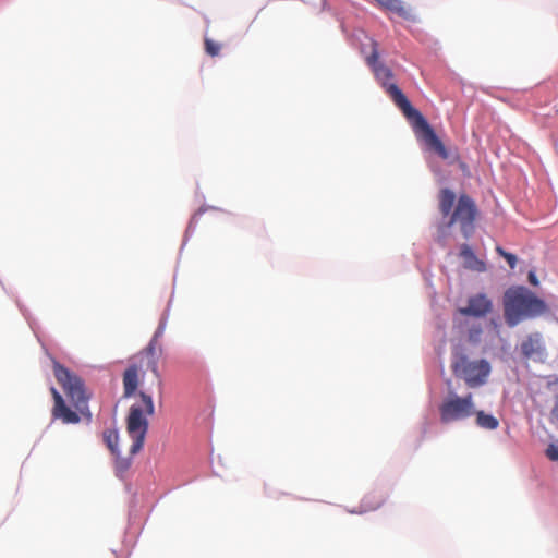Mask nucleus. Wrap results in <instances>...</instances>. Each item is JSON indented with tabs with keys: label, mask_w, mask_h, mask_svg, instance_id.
<instances>
[{
	"label": "nucleus",
	"mask_w": 558,
	"mask_h": 558,
	"mask_svg": "<svg viewBox=\"0 0 558 558\" xmlns=\"http://www.w3.org/2000/svg\"><path fill=\"white\" fill-rule=\"evenodd\" d=\"M371 47L372 51L365 58L367 65L372 69L376 78L386 86L393 102L411 122L417 140L426 146L427 150L435 153L444 160L448 159L449 151L423 114L412 107L409 99L396 84H387V82L392 78V72L379 61L378 43L371 39Z\"/></svg>",
	"instance_id": "obj_1"
},
{
	"label": "nucleus",
	"mask_w": 558,
	"mask_h": 558,
	"mask_svg": "<svg viewBox=\"0 0 558 558\" xmlns=\"http://www.w3.org/2000/svg\"><path fill=\"white\" fill-rule=\"evenodd\" d=\"M52 368L58 384L75 408V411H73L65 403L61 393L54 387H51L50 392L53 398L52 417L60 420L63 424H77L81 422V417L90 421L92 412L88 407L90 393L86 389L84 380L58 361H53Z\"/></svg>",
	"instance_id": "obj_2"
},
{
	"label": "nucleus",
	"mask_w": 558,
	"mask_h": 558,
	"mask_svg": "<svg viewBox=\"0 0 558 558\" xmlns=\"http://www.w3.org/2000/svg\"><path fill=\"white\" fill-rule=\"evenodd\" d=\"M546 311L545 302L525 287L509 288L504 294V317L509 327L541 316Z\"/></svg>",
	"instance_id": "obj_3"
},
{
	"label": "nucleus",
	"mask_w": 558,
	"mask_h": 558,
	"mask_svg": "<svg viewBox=\"0 0 558 558\" xmlns=\"http://www.w3.org/2000/svg\"><path fill=\"white\" fill-rule=\"evenodd\" d=\"M140 398L142 405L133 404L130 408L129 415L126 417V430L133 440L130 448L131 456L138 453L144 446L148 430V421L145 414L153 415L155 412L154 402L150 396L145 392H140Z\"/></svg>",
	"instance_id": "obj_4"
},
{
	"label": "nucleus",
	"mask_w": 558,
	"mask_h": 558,
	"mask_svg": "<svg viewBox=\"0 0 558 558\" xmlns=\"http://www.w3.org/2000/svg\"><path fill=\"white\" fill-rule=\"evenodd\" d=\"M475 414V403L472 393L463 397L449 393L439 407L440 421L445 424L463 421Z\"/></svg>",
	"instance_id": "obj_5"
},
{
	"label": "nucleus",
	"mask_w": 558,
	"mask_h": 558,
	"mask_svg": "<svg viewBox=\"0 0 558 558\" xmlns=\"http://www.w3.org/2000/svg\"><path fill=\"white\" fill-rule=\"evenodd\" d=\"M452 372L464 379L470 388L484 385L490 373V365L486 360L470 361L465 355H459L452 363Z\"/></svg>",
	"instance_id": "obj_6"
},
{
	"label": "nucleus",
	"mask_w": 558,
	"mask_h": 558,
	"mask_svg": "<svg viewBox=\"0 0 558 558\" xmlns=\"http://www.w3.org/2000/svg\"><path fill=\"white\" fill-rule=\"evenodd\" d=\"M477 215V208L474 201L466 194H461L452 211L448 226L459 223L462 233L469 238L474 230V221Z\"/></svg>",
	"instance_id": "obj_7"
},
{
	"label": "nucleus",
	"mask_w": 558,
	"mask_h": 558,
	"mask_svg": "<svg viewBox=\"0 0 558 558\" xmlns=\"http://www.w3.org/2000/svg\"><path fill=\"white\" fill-rule=\"evenodd\" d=\"M493 311V302L485 293H477L468 299V304L459 308V313L463 316H472L476 318L486 317Z\"/></svg>",
	"instance_id": "obj_8"
},
{
	"label": "nucleus",
	"mask_w": 558,
	"mask_h": 558,
	"mask_svg": "<svg viewBox=\"0 0 558 558\" xmlns=\"http://www.w3.org/2000/svg\"><path fill=\"white\" fill-rule=\"evenodd\" d=\"M521 353L526 359L542 356L544 353V347L542 343L541 336L538 333L530 335L521 343Z\"/></svg>",
	"instance_id": "obj_9"
},
{
	"label": "nucleus",
	"mask_w": 558,
	"mask_h": 558,
	"mask_svg": "<svg viewBox=\"0 0 558 558\" xmlns=\"http://www.w3.org/2000/svg\"><path fill=\"white\" fill-rule=\"evenodd\" d=\"M460 256L463 258V265L466 269L483 272L486 270V265L480 260L472 248L468 244H463L460 250Z\"/></svg>",
	"instance_id": "obj_10"
},
{
	"label": "nucleus",
	"mask_w": 558,
	"mask_h": 558,
	"mask_svg": "<svg viewBox=\"0 0 558 558\" xmlns=\"http://www.w3.org/2000/svg\"><path fill=\"white\" fill-rule=\"evenodd\" d=\"M138 386V367L131 365L123 374V387L124 396L131 397L137 389Z\"/></svg>",
	"instance_id": "obj_11"
},
{
	"label": "nucleus",
	"mask_w": 558,
	"mask_h": 558,
	"mask_svg": "<svg viewBox=\"0 0 558 558\" xmlns=\"http://www.w3.org/2000/svg\"><path fill=\"white\" fill-rule=\"evenodd\" d=\"M385 500L386 497L383 493L376 490L369 492L362 499L360 512L377 510L384 505Z\"/></svg>",
	"instance_id": "obj_12"
},
{
	"label": "nucleus",
	"mask_w": 558,
	"mask_h": 558,
	"mask_svg": "<svg viewBox=\"0 0 558 558\" xmlns=\"http://www.w3.org/2000/svg\"><path fill=\"white\" fill-rule=\"evenodd\" d=\"M376 2L386 11L397 14L400 17L409 19L410 9L401 0H376Z\"/></svg>",
	"instance_id": "obj_13"
},
{
	"label": "nucleus",
	"mask_w": 558,
	"mask_h": 558,
	"mask_svg": "<svg viewBox=\"0 0 558 558\" xmlns=\"http://www.w3.org/2000/svg\"><path fill=\"white\" fill-rule=\"evenodd\" d=\"M456 201V194L449 189H442L439 193V210L444 216L451 213Z\"/></svg>",
	"instance_id": "obj_14"
},
{
	"label": "nucleus",
	"mask_w": 558,
	"mask_h": 558,
	"mask_svg": "<svg viewBox=\"0 0 558 558\" xmlns=\"http://www.w3.org/2000/svg\"><path fill=\"white\" fill-rule=\"evenodd\" d=\"M474 415L476 416V425L481 428L494 430L499 426V421L492 414H486L484 411L475 410Z\"/></svg>",
	"instance_id": "obj_15"
},
{
	"label": "nucleus",
	"mask_w": 558,
	"mask_h": 558,
	"mask_svg": "<svg viewBox=\"0 0 558 558\" xmlns=\"http://www.w3.org/2000/svg\"><path fill=\"white\" fill-rule=\"evenodd\" d=\"M157 350L161 351L158 345L157 335L150 340L148 347L145 352L147 355L151 356V361L149 362L150 369L154 374H158V365H157Z\"/></svg>",
	"instance_id": "obj_16"
},
{
	"label": "nucleus",
	"mask_w": 558,
	"mask_h": 558,
	"mask_svg": "<svg viewBox=\"0 0 558 558\" xmlns=\"http://www.w3.org/2000/svg\"><path fill=\"white\" fill-rule=\"evenodd\" d=\"M104 441L112 454H118L119 434L117 429H106L104 432Z\"/></svg>",
	"instance_id": "obj_17"
},
{
	"label": "nucleus",
	"mask_w": 558,
	"mask_h": 558,
	"mask_svg": "<svg viewBox=\"0 0 558 558\" xmlns=\"http://www.w3.org/2000/svg\"><path fill=\"white\" fill-rule=\"evenodd\" d=\"M204 47H205L206 53L210 57L219 56L220 50H221V44H219L208 37H205V39H204Z\"/></svg>",
	"instance_id": "obj_18"
},
{
	"label": "nucleus",
	"mask_w": 558,
	"mask_h": 558,
	"mask_svg": "<svg viewBox=\"0 0 558 558\" xmlns=\"http://www.w3.org/2000/svg\"><path fill=\"white\" fill-rule=\"evenodd\" d=\"M116 457V470L118 473H124L131 466V458H121L120 454H113Z\"/></svg>",
	"instance_id": "obj_19"
},
{
	"label": "nucleus",
	"mask_w": 558,
	"mask_h": 558,
	"mask_svg": "<svg viewBox=\"0 0 558 558\" xmlns=\"http://www.w3.org/2000/svg\"><path fill=\"white\" fill-rule=\"evenodd\" d=\"M496 252L507 260L511 269L517 266L518 258L514 254L506 252L501 246H497Z\"/></svg>",
	"instance_id": "obj_20"
},
{
	"label": "nucleus",
	"mask_w": 558,
	"mask_h": 558,
	"mask_svg": "<svg viewBox=\"0 0 558 558\" xmlns=\"http://www.w3.org/2000/svg\"><path fill=\"white\" fill-rule=\"evenodd\" d=\"M482 328L478 326V327H472L470 330H469V339L470 341H473V342H478L481 340V336H482Z\"/></svg>",
	"instance_id": "obj_21"
},
{
	"label": "nucleus",
	"mask_w": 558,
	"mask_h": 558,
	"mask_svg": "<svg viewBox=\"0 0 558 558\" xmlns=\"http://www.w3.org/2000/svg\"><path fill=\"white\" fill-rule=\"evenodd\" d=\"M546 456L551 461L558 460V446L550 444L546 449Z\"/></svg>",
	"instance_id": "obj_22"
},
{
	"label": "nucleus",
	"mask_w": 558,
	"mask_h": 558,
	"mask_svg": "<svg viewBox=\"0 0 558 558\" xmlns=\"http://www.w3.org/2000/svg\"><path fill=\"white\" fill-rule=\"evenodd\" d=\"M551 421L558 423V399L551 410Z\"/></svg>",
	"instance_id": "obj_23"
},
{
	"label": "nucleus",
	"mask_w": 558,
	"mask_h": 558,
	"mask_svg": "<svg viewBox=\"0 0 558 558\" xmlns=\"http://www.w3.org/2000/svg\"><path fill=\"white\" fill-rule=\"evenodd\" d=\"M529 281H530L533 286H536V284L538 283L537 278H536V276H535V274H534V272H530V274H529Z\"/></svg>",
	"instance_id": "obj_24"
}]
</instances>
